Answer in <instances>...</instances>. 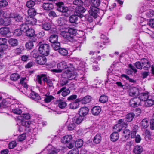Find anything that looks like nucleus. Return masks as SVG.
Returning <instances> with one entry per match:
<instances>
[{
	"label": "nucleus",
	"instance_id": "1",
	"mask_svg": "<svg viewBox=\"0 0 154 154\" xmlns=\"http://www.w3.org/2000/svg\"><path fill=\"white\" fill-rule=\"evenodd\" d=\"M77 30L73 28H69L67 32L61 31L60 35L67 40L69 42H73L75 41V37Z\"/></svg>",
	"mask_w": 154,
	"mask_h": 154
},
{
	"label": "nucleus",
	"instance_id": "2",
	"mask_svg": "<svg viewBox=\"0 0 154 154\" xmlns=\"http://www.w3.org/2000/svg\"><path fill=\"white\" fill-rule=\"evenodd\" d=\"M57 7V10L63 13V15L67 17L70 15V11L66 6H64V3L61 2H59L55 3Z\"/></svg>",
	"mask_w": 154,
	"mask_h": 154
},
{
	"label": "nucleus",
	"instance_id": "3",
	"mask_svg": "<svg viewBox=\"0 0 154 154\" xmlns=\"http://www.w3.org/2000/svg\"><path fill=\"white\" fill-rule=\"evenodd\" d=\"M37 79L38 80V83L41 85L42 84V79L44 82L46 83L48 87H51L53 86V83L52 81L47 77V75L45 74H42L38 75L37 76Z\"/></svg>",
	"mask_w": 154,
	"mask_h": 154
},
{
	"label": "nucleus",
	"instance_id": "4",
	"mask_svg": "<svg viewBox=\"0 0 154 154\" xmlns=\"http://www.w3.org/2000/svg\"><path fill=\"white\" fill-rule=\"evenodd\" d=\"M127 125V122L125 119H121L117 121V123L114 126L113 129L118 132H120L123 128H125Z\"/></svg>",
	"mask_w": 154,
	"mask_h": 154
},
{
	"label": "nucleus",
	"instance_id": "5",
	"mask_svg": "<svg viewBox=\"0 0 154 154\" xmlns=\"http://www.w3.org/2000/svg\"><path fill=\"white\" fill-rule=\"evenodd\" d=\"M50 47L47 44H42L40 45L38 51L43 56H47L49 54Z\"/></svg>",
	"mask_w": 154,
	"mask_h": 154
},
{
	"label": "nucleus",
	"instance_id": "6",
	"mask_svg": "<svg viewBox=\"0 0 154 154\" xmlns=\"http://www.w3.org/2000/svg\"><path fill=\"white\" fill-rule=\"evenodd\" d=\"M72 137L71 135H66L64 136L61 140V142L63 143H69L68 146L69 149H71L74 146L73 143H72Z\"/></svg>",
	"mask_w": 154,
	"mask_h": 154
},
{
	"label": "nucleus",
	"instance_id": "7",
	"mask_svg": "<svg viewBox=\"0 0 154 154\" xmlns=\"http://www.w3.org/2000/svg\"><path fill=\"white\" fill-rule=\"evenodd\" d=\"M86 9L84 7L83 5H79L76 7L75 13L79 17L82 18L84 16L83 14L86 11Z\"/></svg>",
	"mask_w": 154,
	"mask_h": 154
},
{
	"label": "nucleus",
	"instance_id": "8",
	"mask_svg": "<svg viewBox=\"0 0 154 154\" xmlns=\"http://www.w3.org/2000/svg\"><path fill=\"white\" fill-rule=\"evenodd\" d=\"M99 11L100 9L98 8L91 6L88 12L89 14L92 16L94 19H96L97 17Z\"/></svg>",
	"mask_w": 154,
	"mask_h": 154
},
{
	"label": "nucleus",
	"instance_id": "9",
	"mask_svg": "<svg viewBox=\"0 0 154 154\" xmlns=\"http://www.w3.org/2000/svg\"><path fill=\"white\" fill-rule=\"evenodd\" d=\"M140 103V99L138 97H135L131 99L129 101V105L131 107H136Z\"/></svg>",
	"mask_w": 154,
	"mask_h": 154
},
{
	"label": "nucleus",
	"instance_id": "10",
	"mask_svg": "<svg viewBox=\"0 0 154 154\" xmlns=\"http://www.w3.org/2000/svg\"><path fill=\"white\" fill-rule=\"evenodd\" d=\"M63 75L65 76V78L69 80L74 79L75 78L76 75L75 72L73 71H71L70 69H68L65 71Z\"/></svg>",
	"mask_w": 154,
	"mask_h": 154
},
{
	"label": "nucleus",
	"instance_id": "11",
	"mask_svg": "<svg viewBox=\"0 0 154 154\" xmlns=\"http://www.w3.org/2000/svg\"><path fill=\"white\" fill-rule=\"evenodd\" d=\"M25 23L27 24L34 25L36 23V20L33 17L28 16L25 18Z\"/></svg>",
	"mask_w": 154,
	"mask_h": 154
},
{
	"label": "nucleus",
	"instance_id": "12",
	"mask_svg": "<svg viewBox=\"0 0 154 154\" xmlns=\"http://www.w3.org/2000/svg\"><path fill=\"white\" fill-rule=\"evenodd\" d=\"M70 91L68 88H66V87H62L56 93L57 94L59 95L62 93L61 95L63 97H66L70 93Z\"/></svg>",
	"mask_w": 154,
	"mask_h": 154
},
{
	"label": "nucleus",
	"instance_id": "13",
	"mask_svg": "<svg viewBox=\"0 0 154 154\" xmlns=\"http://www.w3.org/2000/svg\"><path fill=\"white\" fill-rule=\"evenodd\" d=\"M143 67L145 70H148L151 66L150 62L146 59L143 58L141 60Z\"/></svg>",
	"mask_w": 154,
	"mask_h": 154
},
{
	"label": "nucleus",
	"instance_id": "14",
	"mask_svg": "<svg viewBox=\"0 0 154 154\" xmlns=\"http://www.w3.org/2000/svg\"><path fill=\"white\" fill-rule=\"evenodd\" d=\"M107 43V42H105L104 41L96 42L94 46V49L95 50H96L97 49H100L101 48L102 49H103L104 48V46L106 45Z\"/></svg>",
	"mask_w": 154,
	"mask_h": 154
},
{
	"label": "nucleus",
	"instance_id": "15",
	"mask_svg": "<svg viewBox=\"0 0 154 154\" xmlns=\"http://www.w3.org/2000/svg\"><path fill=\"white\" fill-rule=\"evenodd\" d=\"M89 109L88 107L84 106L81 107L78 112V114L79 115L84 117L89 112Z\"/></svg>",
	"mask_w": 154,
	"mask_h": 154
},
{
	"label": "nucleus",
	"instance_id": "16",
	"mask_svg": "<svg viewBox=\"0 0 154 154\" xmlns=\"http://www.w3.org/2000/svg\"><path fill=\"white\" fill-rule=\"evenodd\" d=\"M10 33L9 29L7 27H3L0 28V34L3 36L6 37H10L11 35H9Z\"/></svg>",
	"mask_w": 154,
	"mask_h": 154
},
{
	"label": "nucleus",
	"instance_id": "17",
	"mask_svg": "<svg viewBox=\"0 0 154 154\" xmlns=\"http://www.w3.org/2000/svg\"><path fill=\"white\" fill-rule=\"evenodd\" d=\"M79 102L82 104H85L89 103L91 100V97L90 96L87 95L84 97L78 98Z\"/></svg>",
	"mask_w": 154,
	"mask_h": 154
},
{
	"label": "nucleus",
	"instance_id": "18",
	"mask_svg": "<svg viewBox=\"0 0 154 154\" xmlns=\"http://www.w3.org/2000/svg\"><path fill=\"white\" fill-rule=\"evenodd\" d=\"M37 41V39L34 37L32 38L29 42H26L25 46L26 49L28 50L31 49L33 47V42H35Z\"/></svg>",
	"mask_w": 154,
	"mask_h": 154
},
{
	"label": "nucleus",
	"instance_id": "19",
	"mask_svg": "<svg viewBox=\"0 0 154 154\" xmlns=\"http://www.w3.org/2000/svg\"><path fill=\"white\" fill-rule=\"evenodd\" d=\"M10 17L14 19L17 22H21L23 20V17L20 14L16 13H13L10 14Z\"/></svg>",
	"mask_w": 154,
	"mask_h": 154
},
{
	"label": "nucleus",
	"instance_id": "20",
	"mask_svg": "<svg viewBox=\"0 0 154 154\" xmlns=\"http://www.w3.org/2000/svg\"><path fill=\"white\" fill-rule=\"evenodd\" d=\"M45 56H40L36 59V62L37 63L43 65L45 64L47 62V59Z\"/></svg>",
	"mask_w": 154,
	"mask_h": 154
},
{
	"label": "nucleus",
	"instance_id": "21",
	"mask_svg": "<svg viewBox=\"0 0 154 154\" xmlns=\"http://www.w3.org/2000/svg\"><path fill=\"white\" fill-rule=\"evenodd\" d=\"M57 67L61 72L67 68L69 69V67L68 66L66 62L65 61H62L58 63L57 65Z\"/></svg>",
	"mask_w": 154,
	"mask_h": 154
},
{
	"label": "nucleus",
	"instance_id": "22",
	"mask_svg": "<svg viewBox=\"0 0 154 154\" xmlns=\"http://www.w3.org/2000/svg\"><path fill=\"white\" fill-rule=\"evenodd\" d=\"M83 119V117L79 115V116L77 115L74 117L72 118V120L74 123L78 125L82 122Z\"/></svg>",
	"mask_w": 154,
	"mask_h": 154
},
{
	"label": "nucleus",
	"instance_id": "23",
	"mask_svg": "<svg viewBox=\"0 0 154 154\" xmlns=\"http://www.w3.org/2000/svg\"><path fill=\"white\" fill-rule=\"evenodd\" d=\"M42 8L45 10L49 11L53 8L54 5L51 3L44 2L42 5Z\"/></svg>",
	"mask_w": 154,
	"mask_h": 154
},
{
	"label": "nucleus",
	"instance_id": "24",
	"mask_svg": "<svg viewBox=\"0 0 154 154\" xmlns=\"http://www.w3.org/2000/svg\"><path fill=\"white\" fill-rule=\"evenodd\" d=\"M101 111V109L99 106H96L93 107L91 110L92 114L94 116L98 115Z\"/></svg>",
	"mask_w": 154,
	"mask_h": 154
},
{
	"label": "nucleus",
	"instance_id": "25",
	"mask_svg": "<svg viewBox=\"0 0 154 154\" xmlns=\"http://www.w3.org/2000/svg\"><path fill=\"white\" fill-rule=\"evenodd\" d=\"M139 89L136 87L132 88L130 90L129 95L131 97L137 95L139 94Z\"/></svg>",
	"mask_w": 154,
	"mask_h": 154
},
{
	"label": "nucleus",
	"instance_id": "26",
	"mask_svg": "<svg viewBox=\"0 0 154 154\" xmlns=\"http://www.w3.org/2000/svg\"><path fill=\"white\" fill-rule=\"evenodd\" d=\"M133 151L135 154H140L143 151V148L141 146L137 145L134 146Z\"/></svg>",
	"mask_w": 154,
	"mask_h": 154
},
{
	"label": "nucleus",
	"instance_id": "27",
	"mask_svg": "<svg viewBox=\"0 0 154 154\" xmlns=\"http://www.w3.org/2000/svg\"><path fill=\"white\" fill-rule=\"evenodd\" d=\"M42 29L45 31H48L50 30L52 25L49 22H46L43 23L41 25Z\"/></svg>",
	"mask_w": 154,
	"mask_h": 154
},
{
	"label": "nucleus",
	"instance_id": "28",
	"mask_svg": "<svg viewBox=\"0 0 154 154\" xmlns=\"http://www.w3.org/2000/svg\"><path fill=\"white\" fill-rule=\"evenodd\" d=\"M56 104H58L59 107L62 109L64 108L67 106L66 103L63 101L61 99L56 100L55 102Z\"/></svg>",
	"mask_w": 154,
	"mask_h": 154
},
{
	"label": "nucleus",
	"instance_id": "29",
	"mask_svg": "<svg viewBox=\"0 0 154 154\" xmlns=\"http://www.w3.org/2000/svg\"><path fill=\"white\" fill-rule=\"evenodd\" d=\"M79 16L75 13V14L70 16L69 18V22L72 23H77Z\"/></svg>",
	"mask_w": 154,
	"mask_h": 154
},
{
	"label": "nucleus",
	"instance_id": "30",
	"mask_svg": "<svg viewBox=\"0 0 154 154\" xmlns=\"http://www.w3.org/2000/svg\"><path fill=\"white\" fill-rule=\"evenodd\" d=\"M30 96L31 98L35 101H37L41 99V98L39 95L38 93L32 90L31 91Z\"/></svg>",
	"mask_w": 154,
	"mask_h": 154
},
{
	"label": "nucleus",
	"instance_id": "31",
	"mask_svg": "<svg viewBox=\"0 0 154 154\" xmlns=\"http://www.w3.org/2000/svg\"><path fill=\"white\" fill-rule=\"evenodd\" d=\"M118 132L115 131V132L111 134L110 136L111 141L113 142H115L118 139L119 137Z\"/></svg>",
	"mask_w": 154,
	"mask_h": 154
},
{
	"label": "nucleus",
	"instance_id": "32",
	"mask_svg": "<svg viewBox=\"0 0 154 154\" xmlns=\"http://www.w3.org/2000/svg\"><path fill=\"white\" fill-rule=\"evenodd\" d=\"M135 116V114L133 112H130L127 114L126 117L124 119H125V121L127 122H130L132 121L134 118Z\"/></svg>",
	"mask_w": 154,
	"mask_h": 154
},
{
	"label": "nucleus",
	"instance_id": "33",
	"mask_svg": "<svg viewBox=\"0 0 154 154\" xmlns=\"http://www.w3.org/2000/svg\"><path fill=\"white\" fill-rule=\"evenodd\" d=\"M79 102V100L78 98L75 100L74 101L69 104V108L72 109H76L79 106L78 103Z\"/></svg>",
	"mask_w": 154,
	"mask_h": 154
},
{
	"label": "nucleus",
	"instance_id": "34",
	"mask_svg": "<svg viewBox=\"0 0 154 154\" xmlns=\"http://www.w3.org/2000/svg\"><path fill=\"white\" fill-rule=\"evenodd\" d=\"M26 36L32 37L33 38L35 34V32L34 30L32 28H29L25 32Z\"/></svg>",
	"mask_w": 154,
	"mask_h": 154
},
{
	"label": "nucleus",
	"instance_id": "35",
	"mask_svg": "<svg viewBox=\"0 0 154 154\" xmlns=\"http://www.w3.org/2000/svg\"><path fill=\"white\" fill-rule=\"evenodd\" d=\"M140 124L142 128H146L149 125L148 119L146 118L144 119L141 121Z\"/></svg>",
	"mask_w": 154,
	"mask_h": 154
},
{
	"label": "nucleus",
	"instance_id": "36",
	"mask_svg": "<svg viewBox=\"0 0 154 154\" xmlns=\"http://www.w3.org/2000/svg\"><path fill=\"white\" fill-rule=\"evenodd\" d=\"M149 97L148 93H142L138 98L140 99V102L141 101L145 102Z\"/></svg>",
	"mask_w": 154,
	"mask_h": 154
},
{
	"label": "nucleus",
	"instance_id": "37",
	"mask_svg": "<svg viewBox=\"0 0 154 154\" xmlns=\"http://www.w3.org/2000/svg\"><path fill=\"white\" fill-rule=\"evenodd\" d=\"M101 135V134H98L94 136L93 140V141L94 143L98 144L100 143L102 139Z\"/></svg>",
	"mask_w": 154,
	"mask_h": 154
},
{
	"label": "nucleus",
	"instance_id": "38",
	"mask_svg": "<svg viewBox=\"0 0 154 154\" xmlns=\"http://www.w3.org/2000/svg\"><path fill=\"white\" fill-rule=\"evenodd\" d=\"M58 36L56 34H52L49 38V41L51 43L53 44L58 42Z\"/></svg>",
	"mask_w": 154,
	"mask_h": 154
},
{
	"label": "nucleus",
	"instance_id": "39",
	"mask_svg": "<svg viewBox=\"0 0 154 154\" xmlns=\"http://www.w3.org/2000/svg\"><path fill=\"white\" fill-rule=\"evenodd\" d=\"M145 104L146 107L151 106L154 105V100L149 97L145 102Z\"/></svg>",
	"mask_w": 154,
	"mask_h": 154
},
{
	"label": "nucleus",
	"instance_id": "40",
	"mask_svg": "<svg viewBox=\"0 0 154 154\" xmlns=\"http://www.w3.org/2000/svg\"><path fill=\"white\" fill-rule=\"evenodd\" d=\"M58 53L62 56H66L68 54V51L66 48H60L58 51Z\"/></svg>",
	"mask_w": 154,
	"mask_h": 154
},
{
	"label": "nucleus",
	"instance_id": "41",
	"mask_svg": "<svg viewBox=\"0 0 154 154\" xmlns=\"http://www.w3.org/2000/svg\"><path fill=\"white\" fill-rule=\"evenodd\" d=\"M122 136L126 139L127 140L130 136L131 131L128 129L124 130L123 131Z\"/></svg>",
	"mask_w": 154,
	"mask_h": 154
},
{
	"label": "nucleus",
	"instance_id": "42",
	"mask_svg": "<svg viewBox=\"0 0 154 154\" xmlns=\"http://www.w3.org/2000/svg\"><path fill=\"white\" fill-rule=\"evenodd\" d=\"M101 59V56L96 54V56H93L92 57V60H91V61L92 62L94 63L97 64L98 63V62L97 61V60L99 61Z\"/></svg>",
	"mask_w": 154,
	"mask_h": 154
},
{
	"label": "nucleus",
	"instance_id": "43",
	"mask_svg": "<svg viewBox=\"0 0 154 154\" xmlns=\"http://www.w3.org/2000/svg\"><path fill=\"white\" fill-rule=\"evenodd\" d=\"M108 100V97L105 95L103 94L100 97L99 101L101 103H104L107 102Z\"/></svg>",
	"mask_w": 154,
	"mask_h": 154
},
{
	"label": "nucleus",
	"instance_id": "44",
	"mask_svg": "<svg viewBox=\"0 0 154 154\" xmlns=\"http://www.w3.org/2000/svg\"><path fill=\"white\" fill-rule=\"evenodd\" d=\"M83 140L81 139L77 140L75 143V148L78 149V148H81L83 145Z\"/></svg>",
	"mask_w": 154,
	"mask_h": 154
},
{
	"label": "nucleus",
	"instance_id": "45",
	"mask_svg": "<svg viewBox=\"0 0 154 154\" xmlns=\"http://www.w3.org/2000/svg\"><path fill=\"white\" fill-rule=\"evenodd\" d=\"M29 16L34 17L36 14V11L34 8H29L28 10Z\"/></svg>",
	"mask_w": 154,
	"mask_h": 154
},
{
	"label": "nucleus",
	"instance_id": "46",
	"mask_svg": "<svg viewBox=\"0 0 154 154\" xmlns=\"http://www.w3.org/2000/svg\"><path fill=\"white\" fill-rule=\"evenodd\" d=\"M45 97L44 99V101L46 103H49L52 100L54 99V97L52 95H45Z\"/></svg>",
	"mask_w": 154,
	"mask_h": 154
},
{
	"label": "nucleus",
	"instance_id": "47",
	"mask_svg": "<svg viewBox=\"0 0 154 154\" xmlns=\"http://www.w3.org/2000/svg\"><path fill=\"white\" fill-rule=\"evenodd\" d=\"M8 42L10 45L12 46H15L17 45L18 42L16 39L11 38L8 40Z\"/></svg>",
	"mask_w": 154,
	"mask_h": 154
},
{
	"label": "nucleus",
	"instance_id": "48",
	"mask_svg": "<svg viewBox=\"0 0 154 154\" xmlns=\"http://www.w3.org/2000/svg\"><path fill=\"white\" fill-rule=\"evenodd\" d=\"M66 21L65 19L63 17L59 18L57 20V23L60 26L65 25Z\"/></svg>",
	"mask_w": 154,
	"mask_h": 154
},
{
	"label": "nucleus",
	"instance_id": "49",
	"mask_svg": "<svg viewBox=\"0 0 154 154\" xmlns=\"http://www.w3.org/2000/svg\"><path fill=\"white\" fill-rule=\"evenodd\" d=\"M52 46L54 50L55 51H58L61 48L60 44L58 42H55V43L53 44L52 45Z\"/></svg>",
	"mask_w": 154,
	"mask_h": 154
},
{
	"label": "nucleus",
	"instance_id": "50",
	"mask_svg": "<svg viewBox=\"0 0 154 154\" xmlns=\"http://www.w3.org/2000/svg\"><path fill=\"white\" fill-rule=\"evenodd\" d=\"M22 34V31L20 29H15L13 32V35L16 36H19Z\"/></svg>",
	"mask_w": 154,
	"mask_h": 154
},
{
	"label": "nucleus",
	"instance_id": "51",
	"mask_svg": "<svg viewBox=\"0 0 154 154\" xmlns=\"http://www.w3.org/2000/svg\"><path fill=\"white\" fill-rule=\"evenodd\" d=\"M92 5L91 6H93L97 7L99 6L100 4V0H91Z\"/></svg>",
	"mask_w": 154,
	"mask_h": 154
},
{
	"label": "nucleus",
	"instance_id": "52",
	"mask_svg": "<svg viewBox=\"0 0 154 154\" xmlns=\"http://www.w3.org/2000/svg\"><path fill=\"white\" fill-rule=\"evenodd\" d=\"M20 28L22 32H25L29 28V27L28 24L25 23H23L20 25Z\"/></svg>",
	"mask_w": 154,
	"mask_h": 154
},
{
	"label": "nucleus",
	"instance_id": "53",
	"mask_svg": "<svg viewBox=\"0 0 154 154\" xmlns=\"http://www.w3.org/2000/svg\"><path fill=\"white\" fill-rule=\"evenodd\" d=\"M20 77V75L17 73L12 74L10 76L11 79L14 81L17 80Z\"/></svg>",
	"mask_w": 154,
	"mask_h": 154
},
{
	"label": "nucleus",
	"instance_id": "54",
	"mask_svg": "<svg viewBox=\"0 0 154 154\" xmlns=\"http://www.w3.org/2000/svg\"><path fill=\"white\" fill-rule=\"evenodd\" d=\"M35 4V1L29 0V1H27L26 3V6L28 7V8H32Z\"/></svg>",
	"mask_w": 154,
	"mask_h": 154
},
{
	"label": "nucleus",
	"instance_id": "55",
	"mask_svg": "<svg viewBox=\"0 0 154 154\" xmlns=\"http://www.w3.org/2000/svg\"><path fill=\"white\" fill-rule=\"evenodd\" d=\"M147 17L149 18L154 16V11L151 9L148 10L145 14Z\"/></svg>",
	"mask_w": 154,
	"mask_h": 154
},
{
	"label": "nucleus",
	"instance_id": "56",
	"mask_svg": "<svg viewBox=\"0 0 154 154\" xmlns=\"http://www.w3.org/2000/svg\"><path fill=\"white\" fill-rule=\"evenodd\" d=\"M8 48L7 45L5 44L1 43L0 44V50L3 51H5Z\"/></svg>",
	"mask_w": 154,
	"mask_h": 154
},
{
	"label": "nucleus",
	"instance_id": "57",
	"mask_svg": "<svg viewBox=\"0 0 154 154\" xmlns=\"http://www.w3.org/2000/svg\"><path fill=\"white\" fill-rule=\"evenodd\" d=\"M8 5V2L5 0L0 1V7L3 8L6 7Z\"/></svg>",
	"mask_w": 154,
	"mask_h": 154
},
{
	"label": "nucleus",
	"instance_id": "58",
	"mask_svg": "<svg viewBox=\"0 0 154 154\" xmlns=\"http://www.w3.org/2000/svg\"><path fill=\"white\" fill-rule=\"evenodd\" d=\"M22 118L21 119V121L22 120L23 121L24 119L28 120L30 119L31 118V115L29 113L23 114H22Z\"/></svg>",
	"mask_w": 154,
	"mask_h": 154
},
{
	"label": "nucleus",
	"instance_id": "59",
	"mask_svg": "<svg viewBox=\"0 0 154 154\" xmlns=\"http://www.w3.org/2000/svg\"><path fill=\"white\" fill-rule=\"evenodd\" d=\"M85 35V33L82 31H76V33L75 35L77 37L81 38Z\"/></svg>",
	"mask_w": 154,
	"mask_h": 154
},
{
	"label": "nucleus",
	"instance_id": "60",
	"mask_svg": "<svg viewBox=\"0 0 154 154\" xmlns=\"http://www.w3.org/2000/svg\"><path fill=\"white\" fill-rule=\"evenodd\" d=\"M83 2L82 0H74L73 1L74 5L79 6V5H83Z\"/></svg>",
	"mask_w": 154,
	"mask_h": 154
},
{
	"label": "nucleus",
	"instance_id": "61",
	"mask_svg": "<svg viewBox=\"0 0 154 154\" xmlns=\"http://www.w3.org/2000/svg\"><path fill=\"white\" fill-rule=\"evenodd\" d=\"M16 145L17 143L15 141H12L9 143L8 148L10 149H13L16 146Z\"/></svg>",
	"mask_w": 154,
	"mask_h": 154
},
{
	"label": "nucleus",
	"instance_id": "62",
	"mask_svg": "<svg viewBox=\"0 0 154 154\" xmlns=\"http://www.w3.org/2000/svg\"><path fill=\"white\" fill-rule=\"evenodd\" d=\"M31 122L29 121H24L22 120L21 121V125H22L24 126L25 127H30V126Z\"/></svg>",
	"mask_w": 154,
	"mask_h": 154
},
{
	"label": "nucleus",
	"instance_id": "63",
	"mask_svg": "<svg viewBox=\"0 0 154 154\" xmlns=\"http://www.w3.org/2000/svg\"><path fill=\"white\" fill-rule=\"evenodd\" d=\"M26 137V134L23 133L18 137V141L22 142L25 140Z\"/></svg>",
	"mask_w": 154,
	"mask_h": 154
},
{
	"label": "nucleus",
	"instance_id": "64",
	"mask_svg": "<svg viewBox=\"0 0 154 154\" xmlns=\"http://www.w3.org/2000/svg\"><path fill=\"white\" fill-rule=\"evenodd\" d=\"M79 152L78 149L74 148L70 151L68 154H79Z\"/></svg>",
	"mask_w": 154,
	"mask_h": 154
}]
</instances>
